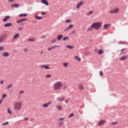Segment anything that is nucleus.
Here are the masks:
<instances>
[{"mask_svg":"<svg viewBox=\"0 0 128 128\" xmlns=\"http://www.w3.org/2000/svg\"><path fill=\"white\" fill-rule=\"evenodd\" d=\"M46 38V36H42V38Z\"/></svg>","mask_w":128,"mask_h":128,"instance_id":"nucleus-61","label":"nucleus"},{"mask_svg":"<svg viewBox=\"0 0 128 128\" xmlns=\"http://www.w3.org/2000/svg\"><path fill=\"white\" fill-rule=\"evenodd\" d=\"M24 120H28V118H24Z\"/></svg>","mask_w":128,"mask_h":128,"instance_id":"nucleus-55","label":"nucleus"},{"mask_svg":"<svg viewBox=\"0 0 128 128\" xmlns=\"http://www.w3.org/2000/svg\"><path fill=\"white\" fill-rule=\"evenodd\" d=\"M62 124H64V122H60V126H62Z\"/></svg>","mask_w":128,"mask_h":128,"instance_id":"nucleus-48","label":"nucleus"},{"mask_svg":"<svg viewBox=\"0 0 128 128\" xmlns=\"http://www.w3.org/2000/svg\"><path fill=\"white\" fill-rule=\"evenodd\" d=\"M19 16L26 17V16H28V14H19Z\"/></svg>","mask_w":128,"mask_h":128,"instance_id":"nucleus-23","label":"nucleus"},{"mask_svg":"<svg viewBox=\"0 0 128 128\" xmlns=\"http://www.w3.org/2000/svg\"><path fill=\"white\" fill-rule=\"evenodd\" d=\"M74 116V114L73 113H72V114L70 115L69 118H72V116Z\"/></svg>","mask_w":128,"mask_h":128,"instance_id":"nucleus-43","label":"nucleus"},{"mask_svg":"<svg viewBox=\"0 0 128 128\" xmlns=\"http://www.w3.org/2000/svg\"><path fill=\"white\" fill-rule=\"evenodd\" d=\"M28 42H36V40L34 39H28Z\"/></svg>","mask_w":128,"mask_h":128,"instance_id":"nucleus-41","label":"nucleus"},{"mask_svg":"<svg viewBox=\"0 0 128 128\" xmlns=\"http://www.w3.org/2000/svg\"><path fill=\"white\" fill-rule=\"evenodd\" d=\"M20 34H17L14 36L13 38H14V40H16V38H18Z\"/></svg>","mask_w":128,"mask_h":128,"instance_id":"nucleus-25","label":"nucleus"},{"mask_svg":"<svg viewBox=\"0 0 128 128\" xmlns=\"http://www.w3.org/2000/svg\"><path fill=\"white\" fill-rule=\"evenodd\" d=\"M4 50V46H0V51Z\"/></svg>","mask_w":128,"mask_h":128,"instance_id":"nucleus-35","label":"nucleus"},{"mask_svg":"<svg viewBox=\"0 0 128 128\" xmlns=\"http://www.w3.org/2000/svg\"><path fill=\"white\" fill-rule=\"evenodd\" d=\"M2 56H4V58H6L7 56H10V54L8 52H4L2 54Z\"/></svg>","mask_w":128,"mask_h":128,"instance_id":"nucleus-14","label":"nucleus"},{"mask_svg":"<svg viewBox=\"0 0 128 128\" xmlns=\"http://www.w3.org/2000/svg\"><path fill=\"white\" fill-rule=\"evenodd\" d=\"M10 124V123H9L8 122H3V123L2 124V126H8V124Z\"/></svg>","mask_w":128,"mask_h":128,"instance_id":"nucleus-31","label":"nucleus"},{"mask_svg":"<svg viewBox=\"0 0 128 128\" xmlns=\"http://www.w3.org/2000/svg\"><path fill=\"white\" fill-rule=\"evenodd\" d=\"M124 48L122 49V50H121V52H124Z\"/></svg>","mask_w":128,"mask_h":128,"instance_id":"nucleus-60","label":"nucleus"},{"mask_svg":"<svg viewBox=\"0 0 128 128\" xmlns=\"http://www.w3.org/2000/svg\"><path fill=\"white\" fill-rule=\"evenodd\" d=\"M95 52H96V49L95 50Z\"/></svg>","mask_w":128,"mask_h":128,"instance_id":"nucleus-63","label":"nucleus"},{"mask_svg":"<svg viewBox=\"0 0 128 128\" xmlns=\"http://www.w3.org/2000/svg\"><path fill=\"white\" fill-rule=\"evenodd\" d=\"M84 2L81 1L78 4L77 6H76V8L78 9L82 6L84 5Z\"/></svg>","mask_w":128,"mask_h":128,"instance_id":"nucleus-9","label":"nucleus"},{"mask_svg":"<svg viewBox=\"0 0 128 128\" xmlns=\"http://www.w3.org/2000/svg\"><path fill=\"white\" fill-rule=\"evenodd\" d=\"M52 104V102H49L48 103H46L42 104L43 108H48V106Z\"/></svg>","mask_w":128,"mask_h":128,"instance_id":"nucleus-15","label":"nucleus"},{"mask_svg":"<svg viewBox=\"0 0 128 128\" xmlns=\"http://www.w3.org/2000/svg\"><path fill=\"white\" fill-rule=\"evenodd\" d=\"M22 106V103L18 102L14 104L13 108L14 110H20Z\"/></svg>","mask_w":128,"mask_h":128,"instance_id":"nucleus-3","label":"nucleus"},{"mask_svg":"<svg viewBox=\"0 0 128 128\" xmlns=\"http://www.w3.org/2000/svg\"><path fill=\"white\" fill-rule=\"evenodd\" d=\"M8 37V36L6 34H4L2 36L0 37V44H2L6 40V38Z\"/></svg>","mask_w":128,"mask_h":128,"instance_id":"nucleus-4","label":"nucleus"},{"mask_svg":"<svg viewBox=\"0 0 128 128\" xmlns=\"http://www.w3.org/2000/svg\"><path fill=\"white\" fill-rule=\"evenodd\" d=\"M78 88L79 90H84V87L82 84H79L78 86Z\"/></svg>","mask_w":128,"mask_h":128,"instance_id":"nucleus-12","label":"nucleus"},{"mask_svg":"<svg viewBox=\"0 0 128 128\" xmlns=\"http://www.w3.org/2000/svg\"><path fill=\"white\" fill-rule=\"evenodd\" d=\"M62 64L64 68H68V64L67 62H63Z\"/></svg>","mask_w":128,"mask_h":128,"instance_id":"nucleus-30","label":"nucleus"},{"mask_svg":"<svg viewBox=\"0 0 128 128\" xmlns=\"http://www.w3.org/2000/svg\"><path fill=\"white\" fill-rule=\"evenodd\" d=\"M66 48H70V50H72V48H74V46H72L70 45H67L66 46Z\"/></svg>","mask_w":128,"mask_h":128,"instance_id":"nucleus-28","label":"nucleus"},{"mask_svg":"<svg viewBox=\"0 0 128 128\" xmlns=\"http://www.w3.org/2000/svg\"><path fill=\"white\" fill-rule=\"evenodd\" d=\"M117 122L112 123V124H116Z\"/></svg>","mask_w":128,"mask_h":128,"instance_id":"nucleus-59","label":"nucleus"},{"mask_svg":"<svg viewBox=\"0 0 128 128\" xmlns=\"http://www.w3.org/2000/svg\"><path fill=\"white\" fill-rule=\"evenodd\" d=\"M7 112L8 114H12V110H10V108H8Z\"/></svg>","mask_w":128,"mask_h":128,"instance_id":"nucleus-29","label":"nucleus"},{"mask_svg":"<svg viewBox=\"0 0 128 128\" xmlns=\"http://www.w3.org/2000/svg\"><path fill=\"white\" fill-rule=\"evenodd\" d=\"M94 12H92V10H91V11H90L88 12L87 14H86V16H90V14H92V13Z\"/></svg>","mask_w":128,"mask_h":128,"instance_id":"nucleus-32","label":"nucleus"},{"mask_svg":"<svg viewBox=\"0 0 128 128\" xmlns=\"http://www.w3.org/2000/svg\"><path fill=\"white\" fill-rule=\"evenodd\" d=\"M28 20V19L26 18H22V19H20L16 21V22L18 24H20V22H26Z\"/></svg>","mask_w":128,"mask_h":128,"instance_id":"nucleus-10","label":"nucleus"},{"mask_svg":"<svg viewBox=\"0 0 128 128\" xmlns=\"http://www.w3.org/2000/svg\"><path fill=\"white\" fill-rule=\"evenodd\" d=\"M65 98L64 96H58V98H56V100L58 102H64V100H65Z\"/></svg>","mask_w":128,"mask_h":128,"instance_id":"nucleus-7","label":"nucleus"},{"mask_svg":"<svg viewBox=\"0 0 128 128\" xmlns=\"http://www.w3.org/2000/svg\"><path fill=\"white\" fill-rule=\"evenodd\" d=\"M24 91L22 90L20 91L19 94H24Z\"/></svg>","mask_w":128,"mask_h":128,"instance_id":"nucleus-39","label":"nucleus"},{"mask_svg":"<svg viewBox=\"0 0 128 128\" xmlns=\"http://www.w3.org/2000/svg\"><path fill=\"white\" fill-rule=\"evenodd\" d=\"M35 18L36 20H42V17H40L38 16V15L36 14L35 15Z\"/></svg>","mask_w":128,"mask_h":128,"instance_id":"nucleus-27","label":"nucleus"},{"mask_svg":"<svg viewBox=\"0 0 128 128\" xmlns=\"http://www.w3.org/2000/svg\"><path fill=\"white\" fill-rule=\"evenodd\" d=\"M56 42V39H54L52 40H51V42L52 44H54V42Z\"/></svg>","mask_w":128,"mask_h":128,"instance_id":"nucleus-37","label":"nucleus"},{"mask_svg":"<svg viewBox=\"0 0 128 128\" xmlns=\"http://www.w3.org/2000/svg\"><path fill=\"white\" fill-rule=\"evenodd\" d=\"M45 14H46V12H42V16H45Z\"/></svg>","mask_w":128,"mask_h":128,"instance_id":"nucleus-45","label":"nucleus"},{"mask_svg":"<svg viewBox=\"0 0 128 128\" xmlns=\"http://www.w3.org/2000/svg\"><path fill=\"white\" fill-rule=\"evenodd\" d=\"M12 84H10L7 86V88L10 89V88H12Z\"/></svg>","mask_w":128,"mask_h":128,"instance_id":"nucleus-38","label":"nucleus"},{"mask_svg":"<svg viewBox=\"0 0 128 128\" xmlns=\"http://www.w3.org/2000/svg\"><path fill=\"white\" fill-rule=\"evenodd\" d=\"M0 84H4V80H2L0 81Z\"/></svg>","mask_w":128,"mask_h":128,"instance_id":"nucleus-52","label":"nucleus"},{"mask_svg":"<svg viewBox=\"0 0 128 128\" xmlns=\"http://www.w3.org/2000/svg\"><path fill=\"white\" fill-rule=\"evenodd\" d=\"M57 38L58 40H62V34H60L57 36Z\"/></svg>","mask_w":128,"mask_h":128,"instance_id":"nucleus-26","label":"nucleus"},{"mask_svg":"<svg viewBox=\"0 0 128 128\" xmlns=\"http://www.w3.org/2000/svg\"><path fill=\"white\" fill-rule=\"evenodd\" d=\"M74 60H78V62H80V60H82V59L77 56H74Z\"/></svg>","mask_w":128,"mask_h":128,"instance_id":"nucleus-21","label":"nucleus"},{"mask_svg":"<svg viewBox=\"0 0 128 128\" xmlns=\"http://www.w3.org/2000/svg\"><path fill=\"white\" fill-rule=\"evenodd\" d=\"M6 98V94H3L2 95V100H4V98Z\"/></svg>","mask_w":128,"mask_h":128,"instance_id":"nucleus-33","label":"nucleus"},{"mask_svg":"<svg viewBox=\"0 0 128 128\" xmlns=\"http://www.w3.org/2000/svg\"><path fill=\"white\" fill-rule=\"evenodd\" d=\"M52 50V47H51V48H48V52H50V50Z\"/></svg>","mask_w":128,"mask_h":128,"instance_id":"nucleus-47","label":"nucleus"},{"mask_svg":"<svg viewBox=\"0 0 128 128\" xmlns=\"http://www.w3.org/2000/svg\"><path fill=\"white\" fill-rule=\"evenodd\" d=\"M10 18V16H6L2 19V22H8V18Z\"/></svg>","mask_w":128,"mask_h":128,"instance_id":"nucleus-13","label":"nucleus"},{"mask_svg":"<svg viewBox=\"0 0 128 128\" xmlns=\"http://www.w3.org/2000/svg\"><path fill=\"white\" fill-rule=\"evenodd\" d=\"M112 24H105L104 25L103 28L104 30H108L109 28H110Z\"/></svg>","mask_w":128,"mask_h":128,"instance_id":"nucleus-11","label":"nucleus"},{"mask_svg":"<svg viewBox=\"0 0 128 128\" xmlns=\"http://www.w3.org/2000/svg\"><path fill=\"white\" fill-rule=\"evenodd\" d=\"M51 76H50V74H46L45 76L46 78H51Z\"/></svg>","mask_w":128,"mask_h":128,"instance_id":"nucleus-42","label":"nucleus"},{"mask_svg":"<svg viewBox=\"0 0 128 128\" xmlns=\"http://www.w3.org/2000/svg\"><path fill=\"white\" fill-rule=\"evenodd\" d=\"M62 82H57L54 83V90H60L62 88Z\"/></svg>","mask_w":128,"mask_h":128,"instance_id":"nucleus-1","label":"nucleus"},{"mask_svg":"<svg viewBox=\"0 0 128 128\" xmlns=\"http://www.w3.org/2000/svg\"><path fill=\"white\" fill-rule=\"evenodd\" d=\"M40 54H44V51H42V52H40Z\"/></svg>","mask_w":128,"mask_h":128,"instance_id":"nucleus-62","label":"nucleus"},{"mask_svg":"<svg viewBox=\"0 0 128 128\" xmlns=\"http://www.w3.org/2000/svg\"><path fill=\"white\" fill-rule=\"evenodd\" d=\"M42 2L46 6H48V2L46 0H42Z\"/></svg>","mask_w":128,"mask_h":128,"instance_id":"nucleus-19","label":"nucleus"},{"mask_svg":"<svg viewBox=\"0 0 128 128\" xmlns=\"http://www.w3.org/2000/svg\"><path fill=\"white\" fill-rule=\"evenodd\" d=\"M65 102H66V104L68 102V100H66Z\"/></svg>","mask_w":128,"mask_h":128,"instance_id":"nucleus-58","label":"nucleus"},{"mask_svg":"<svg viewBox=\"0 0 128 128\" xmlns=\"http://www.w3.org/2000/svg\"><path fill=\"white\" fill-rule=\"evenodd\" d=\"M128 58V56H122L120 58V60H125Z\"/></svg>","mask_w":128,"mask_h":128,"instance_id":"nucleus-24","label":"nucleus"},{"mask_svg":"<svg viewBox=\"0 0 128 128\" xmlns=\"http://www.w3.org/2000/svg\"><path fill=\"white\" fill-rule=\"evenodd\" d=\"M76 32V30H73L72 32V34H74Z\"/></svg>","mask_w":128,"mask_h":128,"instance_id":"nucleus-57","label":"nucleus"},{"mask_svg":"<svg viewBox=\"0 0 128 128\" xmlns=\"http://www.w3.org/2000/svg\"><path fill=\"white\" fill-rule=\"evenodd\" d=\"M98 54H104V50H100L97 52Z\"/></svg>","mask_w":128,"mask_h":128,"instance_id":"nucleus-22","label":"nucleus"},{"mask_svg":"<svg viewBox=\"0 0 128 128\" xmlns=\"http://www.w3.org/2000/svg\"><path fill=\"white\" fill-rule=\"evenodd\" d=\"M74 26V25L72 24H70L68 28L65 29V32H66V30H70L71 28H72Z\"/></svg>","mask_w":128,"mask_h":128,"instance_id":"nucleus-18","label":"nucleus"},{"mask_svg":"<svg viewBox=\"0 0 128 128\" xmlns=\"http://www.w3.org/2000/svg\"><path fill=\"white\" fill-rule=\"evenodd\" d=\"M12 8H19L20 5L18 4H14L11 5Z\"/></svg>","mask_w":128,"mask_h":128,"instance_id":"nucleus-20","label":"nucleus"},{"mask_svg":"<svg viewBox=\"0 0 128 128\" xmlns=\"http://www.w3.org/2000/svg\"><path fill=\"white\" fill-rule=\"evenodd\" d=\"M92 28H90L88 29V32H90V30H92Z\"/></svg>","mask_w":128,"mask_h":128,"instance_id":"nucleus-56","label":"nucleus"},{"mask_svg":"<svg viewBox=\"0 0 128 128\" xmlns=\"http://www.w3.org/2000/svg\"><path fill=\"white\" fill-rule=\"evenodd\" d=\"M40 68H44V70H50V67L48 65L41 64Z\"/></svg>","mask_w":128,"mask_h":128,"instance_id":"nucleus-6","label":"nucleus"},{"mask_svg":"<svg viewBox=\"0 0 128 128\" xmlns=\"http://www.w3.org/2000/svg\"><path fill=\"white\" fill-rule=\"evenodd\" d=\"M64 120V118H59V120Z\"/></svg>","mask_w":128,"mask_h":128,"instance_id":"nucleus-50","label":"nucleus"},{"mask_svg":"<svg viewBox=\"0 0 128 128\" xmlns=\"http://www.w3.org/2000/svg\"><path fill=\"white\" fill-rule=\"evenodd\" d=\"M100 76H104V72H102V71L100 72Z\"/></svg>","mask_w":128,"mask_h":128,"instance_id":"nucleus-36","label":"nucleus"},{"mask_svg":"<svg viewBox=\"0 0 128 128\" xmlns=\"http://www.w3.org/2000/svg\"><path fill=\"white\" fill-rule=\"evenodd\" d=\"M106 122V121L105 120H101L98 122V126H104V124Z\"/></svg>","mask_w":128,"mask_h":128,"instance_id":"nucleus-8","label":"nucleus"},{"mask_svg":"<svg viewBox=\"0 0 128 128\" xmlns=\"http://www.w3.org/2000/svg\"><path fill=\"white\" fill-rule=\"evenodd\" d=\"M12 23H6L4 24V28H8V26H12Z\"/></svg>","mask_w":128,"mask_h":128,"instance_id":"nucleus-17","label":"nucleus"},{"mask_svg":"<svg viewBox=\"0 0 128 128\" xmlns=\"http://www.w3.org/2000/svg\"><path fill=\"white\" fill-rule=\"evenodd\" d=\"M102 26V23L100 22H94L90 26L91 28H94V30H100Z\"/></svg>","mask_w":128,"mask_h":128,"instance_id":"nucleus-2","label":"nucleus"},{"mask_svg":"<svg viewBox=\"0 0 128 128\" xmlns=\"http://www.w3.org/2000/svg\"><path fill=\"white\" fill-rule=\"evenodd\" d=\"M22 30V28L20 27L18 28V30Z\"/></svg>","mask_w":128,"mask_h":128,"instance_id":"nucleus-51","label":"nucleus"},{"mask_svg":"<svg viewBox=\"0 0 128 128\" xmlns=\"http://www.w3.org/2000/svg\"><path fill=\"white\" fill-rule=\"evenodd\" d=\"M70 22V20H67L66 21V24H67V22Z\"/></svg>","mask_w":128,"mask_h":128,"instance_id":"nucleus-46","label":"nucleus"},{"mask_svg":"<svg viewBox=\"0 0 128 128\" xmlns=\"http://www.w3.org/2000/svg\"><path fill=\"white\" fill-rule=\"evenodd\" d=\"M68 40V37L65 36L63 38V40Z\"/></svg>","mask_w":128,"mask_h":128,"instance_id":"nucleus-40","label":"nucleus"},{"mask_svg":"<svg viewBox=\"0 0 128 128\" xmlns=\"http://www.w3.org/2000/svg\"><path fill=\"white\" fill-rule=\"evenodd\" d=\"M9 2H14L16 0H8Z\"/></svg>","mask_w":128,"mask_h":128,"instance_id":"nucleus-44","label":"nucleus"},{"mask_svg":"<svg viewBox=\"0 0 128 128\" xmlns=\"http://www.w3.org/2000/svg\"><path fill=\"white\" fill-rule=\"evenodd\" d=\"M2 100H3L2 99H1V100H0V104H2Z\"/></svg>","mask_w":128,"mask_h":128,"instance_id":"nucleus-53","label":"nucleus"},{"mask_svg":"<svg viewBox=\"0 0 128 128\" xmlns=\"http://www.w3.org/2000/svg\"><path fill=\"white\" fill-rule=\"evenodd\" d=\"M56 108L58 112H60V110H62V106L60 105H57Z\"/></svg>","mask_w":128,"mask_h":128,"instance_id":"nucleus-16","label":"nucleus"},{"mask_svg":"<svg viewBox=\"0 0 128 128\" xmlns=\"http://www.w3.org/2000/svg\"><path fill=\"white\" fill-rule=\"evenodd\" d=\"M66 88H68V86H64L63 87V90H66Z\"/></svg>","mask_w":128,"mask_h":128,"instance_id":"nucleus-49","label":"nucleus"},{"mask_svg":"<svg viewBox=\"0 0 128 128\" xmlns=\"http://www.w3.org/2000/svg\"><path fill=\"white\" fill-rule=\"evenodd\" d=\"M24 52H28V48H25L24 49Z\"/></svg>","mask_w":128,"mask_h":128,"instance_id":"nucleus-54","label":"nucleus"},{"mask_svg":"<svg viewBox=\"0 0 128 128\" xmlns=\"http://www.w3.org/2000/svg\"><path fill=\"white\" fill-rule=\"evenodd\" d=\"M60 46H58V45H56V46H53L52 47H51V48L52 50H54V48H58Z\"/></svg>","mask_w":128,"mask_h":128,"instance_id":"nucleus-34","label":"nucleus"},{"mask_svg":"<svg viewBox=\"0 0 128 128\" xmlns=\"http://www.w3.org/2000/svg\"><path fill=\"white\" fill-rule=\"evenodd\" d=\"M120 12V9L118 8H116L110 11V14H118Z\"/></svg>","mask_w":128,"mask_h":128,"instance_id":"nucleus-5","label":"nucleus"}]
</instances>
